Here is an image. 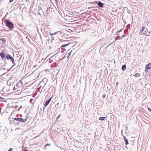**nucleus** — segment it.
<instances>
[{
  "label": "nucleus",
  "instance_id": "nucleus-1",
  "mask_svg": "<svg viewBox=\"0 0 151 151\" xmlns=\"http://www.w3.org/2000/svg\"><path fill=\"white\" fill-rule=\"evenodd\" d=\"M6 26H7L10 29H12L14 28V26L13 24L8 20H6L5 22Z\"/></svg>",
  "mask_w": 151,
  "mask_h": 151
},
{
  "label": "nucleus",
  "instance_id": "nucleus-2",
  "mask_svg": "<svg viewBox=\"0 0 151 151\" xmlns=\"http://www.w3.org/2000/svg\"><path fill=\"white\" fill-rule=\"evenodd\" d=\"M27 119V118H26L25 119H23L21 118H12V120L13 121V120L14 119V120L18 121L21 122H24V121H26Z\"/></svg>",
  "mask_w": 151,
  "mask_h": 151
},
{
  "label": "nucleus",
  "instance_id": "nucleus-3",
  "mask_svg": "<svg viewBox=\"0 0 151 151\" xmlns=\"http://www.w3.org/2000/svg\"><path fill=\"white\" fill-rule=\"evenodd\" d=\"M76 43V42H69L66 44L63 45L61 46V47L60 48H61V47H65L66 46H68L70 44H74V45H75Z\"/></svg>",
  "mask_w": 151,
  "mask_h": 151
},
{
  "label": "nucleus",
  "instance_id": "nucleus-4",
  "mask_svg": "<svg viewBox=\"0 0 151 151\" xmlns=\"http://www.w3.org/2000/svg\"><path fill=\"white\" fill-rule=\"evenodd\" d=\"M122 30L123 29H121L120 30V31H119L117 32V34L118 35V36H117V37H121V38H123V37H124V35L123 34V32H122L120 33H119L120 32L122 31Z\"/></svg>",
  "mask_w": 151,
  "mask_h": 151
},
{
  "label": "nucleus",
  "instance_id": "nucleus-5",
  "mask_svg": "<svg viewBox=\"0 0 151 151\" xmlns=\"http://www.w3.org/2000/svg\"><path fill=\"white\" fill-rule=\"evenodd\" d=\"M5 54L4 52V50H2L1 52H0V56H1V58L3 59L5 57Z\"/></svg>",
  "mask_w": 151,
  "mask_h": 151
},
{
  "label": "nucleus",
  "instance_id": "nucleus-6",
  "mask_svg": "<svg viewBox=\"0 0 151 151\" xmlns=\"http://www.w3.org/2000/svg\"><path fill=\"white\" fill-rule=\"evenodd\" d=\"M50 35H56L57 37H60L62 36V33L60 32H57L53 34H50Z\"/></svg>",
  "mask_w": 151,
  "mask_h": 151
},
{
  "label": "nucleus",
  "instance_id": "nucleus-7",
  "mask_svg": "<svg viewBox=\"0 0 151 151\" xmlns=\"http://www.w3.org/2000/svg\"><path fill=\"white\" fill-rule=\"evenodd\" d=\"M52 97H51L50 99H49L47 101H46L45 104H44V106L45 107L47 106L49 104V103L50 102L51 100L52 99Z\"/></svg>",
  "mask_w": 151,
  "mask_h": 151
},
{
  "label": "nucleus",
  "instance_id": "nucleus-8",
  "mask_svg": "<svg viewBox=\"0 0 151 151\" xmlns=\"http://www.w3.org/2000/svg\"><path fill=\"white\" fill-rule=\"evenodd\" d=\"M145 28H143L142 31L141 32V35H145V36L147 35V33L144 30Z\"/></svg>",
  "mask_w": 151,
  "mask_h": 151
},
{
  "label": "nucleus",
  "instance_id": "nucleus-9",
  "mask_svg": "<svg viewBox=\"0 0 151 151\" xmlns=\"http://www.w3.org/2000/svg\"><path fill=\"white\" fill-rule=\"evenodd\" d=\"M48 82V80L46 78H45L43 79L41 82V83H44L45 84L44 86L46 85V83Z\"/></svg>",
  "mask_w": 151,
  "mask_h": 151
},
{
  "label": "nucleus",
  "instance_id": "nucleus-10",
  "mask_svg": "<svg viewBox=\"0 0 151 151\" xmlns=\"http://www.w3.org/2000/svg\"><path fill=\"white\" fill-rule=\"evenodd\" d=\"M12 58H13V57L9 54H8L6 57V58L8 60H11Z\"/></svg>",
  "mask_w": 151,
  "mask_h": 151
},
{
  "label": "nucleus",
  "instance_id": "nucleus-11",
  "mask_svg": "<svg viewBox=\"0 0 151 151\" xmlns=\"http://www.w3.org/2000/svg\"><path fill=\"white\" fill-rule=\"evenodd\" d=\"M145 67L147 69H148L149 70L151 69V65H150L149 63L146 65Z\"/></svg>",
  "mask_w": 151,
  "mask_h": 151
},
{
  "label": "nucleus",
  "instance_id": "nucleus-12",
  "mask_svg": "<svg viewBox=\"0 0 151 151\" xmlns=\"http://www.w3.org/2000/svg\"><path fill=\"white\" fill-rule=\"evenodd\" d=\"M98 5L100 7H102L104 5L101 2H99L98 4Z\"/></svg>",
  "mask_w": 151,
  "mask_h": 151
},
{
  "label": "nucleus",
  "instance_id": "nucleus-13",
  "mask_svg": "<svg viewBox=\"0 0 151 151\" xmlns=\"http://www.w3.org/2000/svg\"><path fill=\"white\" fill-rule=\"evenodd\" d=\"M17 83H18L19 84V85H21V87L22 86L23 84L22 83V81L21 80H19L18 82Z\"/></svg>",
  "mask_w": 151,
  "mask_h": 151
},
{
  "label": "nucleus",
  "instance_id": "nucleus-14",
  "mask_svg": "<svg viewBox=\"0 0 151 151\" xmlns=\"http://www.w3.org/2000/svg\"><path fill=\"white\" fill-rule=\"evenodd\" d=\"M126 68V65H124L122 66V69L123 71L125 70V69Z\"/></svg>",
  "mask_w": 151,
  "mask_h": 151
},
{
  "label": "nucleus",
  "instance_id": "nucleus-15",
  "mask_svg": "<svg viewBox=\"0 0 151 151\" xmlns=\"http://www.w3.org/2000/svg\"><path fill=\"white\" fill-rule=\"evenodd\" d=\"M27 40L29 42H31V40H33V39H34V40L35 41V40H36V38H26Z\"/></svg>",
  "mask_w": 151,
  "mask_h": 151
},
{
  "label": "nucleus",
  "instance_id": "nucleus-16",
  "mask_svg": "<svg viewBox=\"0 0 151 151\" xmlns=\"http://www.w3.org/2000/svg\"><path fill=\"white\" fill-rule=\"evenodd\" d=\"M60 48H59L58 49V50H57L56 51H55V52H56V53H55V54L52 57L54 56L56 54L60 52Z\"/></svg>",
  "mask_w": 151,
  "mask_h": 151
},
{
  "label": "nucleus",
  "instance_id": "nucleus-17",
  "mask_svg": "<svg viewBox=\"0 0 151 151\" xmlns=\"http://www.w3.org/2000/svg\"><path fill=\"white\" fill-rule=\"evenodd\" d=\"M124 142H125V144L126 145H127L129 144L128 142V140L127 139H125L124 140Z\"/></svg>",
  "mask_w": 151,
  "mask_h": 151
},
{
  "label": "nucleus",
  "instance_id": "nucleus-18",
  "mask_svg": "<svg viewBox=\"0 0 151 151\" xmlns=\"http://www.w3.org/2000/svg\"><path fill=\"white\" fill-rule=\"evenodd\" d=\"M105 119V117H101L99 118V120L101 121H103Z\"/></svg>",
  "mask_w": 151,
  "mask_h": 151
},
{
  "label": "nucleus",
  "instance_id": "nucleus-19",
  "mask_svg": "<svg viewBox=\"0 0 151 151\" xmlns=\"http://www.w3.org/2000/svg\"><path fill=\"white\" fill-rule=\"evenodd\" d=\"M0 41H2L3 42H5L6 40L5 38H2V39L0 38Z\"/></svg>",
  "mask_w": 151,
  "mask_h": 151
},
{
  "label": "nucleus",
  "instance_id": "nucleus-20",
  "mask_svg": "<svg viewBox=\"0 0 151 151\" xmlns=\"http://www.w3.org/2000/svg\"><path fill=\"white\" fill-rule=\"evenodd\" d=\"M50 144H46L44 146L45 147V148H44V149L45 150H46V146H50Z\"/></svg>",
  "mask_w": 151,
  "mask_h": 151
},
{
  "label": "nucleus",
  "instance_id": "nucleus-21",
  "mask_svg": "<svg viewBox=\"0 0 151 151\" xmlns=\"http://www.w3.org/2000/svg\"><path fill=\"white\" fill-rule=\"evenodd\" d=\"M16 86L17 87H21V85H19L18 83H17L16 84Z\"/></svg>",
  "mask_w": 151,
  "mask_h": 151
},
{
  "label": "nucleus",
  "instance_id": "nucleus-22",
  "mask_svg": "<svg viewBox=\"0 0 151 151\" xmlns=\"http://www.w3.org/2000/svg\"><path fill=\"white\" fill-rule=\"evenodd\" d=\"M72 51L71 50L70 52L68 53V56H70L71 55Z\"/></svg>",
  "mask_w": 151,
  "mask_h": 151
},
{
  "label": "nucleus",
  "instance_id": "nucleus-23",
  "mask_svg": "<svg viewBox=\"0 0 151 151\" xmlns=\"http://www.w3.org/2000/svg\"><path fill=\"white\" fill-rule=\"evenodd\" d=\"M11 61H12V62H14V58L13 57V58H12V59H11V60H10Z\"/></svg>",
  "mask_w": 151,
  "mask_h": 151
},
{
  "label": "nucleus",
  "instance_id": "nucleus-24",
  "mask_svg": "<svg viewBox=\"0 0 151 151\" xmlns=\"http://www.w3.org/2000/svg\"><path fill=\"white\" fill-rule=\"evenodd\" d=\"M122 136L123 137L124 139V140H125V139H127V138H126V137L124 136L123 135H122Z\"/></svg>",
  "mask_w": 151,
  "mask_h": 151
},
{
  "label": "nucleus",
  "instance_id": "nucleus-25",
  "mask_svg": "<svg viewBox=\"0 0 151 151\" xmlns=\"http://www.w3.org/2000/svg\"><path fill=\"white\" fill-rule=\"evenodd\" d=\"M148 70L149 69H147V68H146V69H145V72H146V73H147L148 72Z\"/></svg>",
  "mask_w": 151,
  "mask_h": 151
},
{
  "label": "nucleus",
  "instance_id": "nucleus-26",
  "mask_svg": "<svg viewBox=\"0 0 151 151\" xmlns=\"http://www.w3.org/2000/svg\"><path fill=\"white\" fill-rule=\"evenodd\" d=\"M6 58H5L4 60V63L5 64H6Z\"/></svg>",
  "mask_w": 151,
  "mask_h": 151
},
{
  "label": "nucleus",
  "instance_id": "nucleus-27",
  "mask_svg": "<svg viewBox=\"0 0 151 151\" xmlns=\"http://www.w3.org/2000/svg\"><path fill=\"white\" fill-rule=\"evenodd\" d=\"M13 149L12 148H10L9 150H8V151H12Z\"/></svg>",
  "mask_w": 151,
  "mask_h": 151
},
{
  "label": "nucleus",
  "instance_id": "nucleus-28",
  "mask_svg": "<svg viewBox=\"0 0 151 151\" xmlns=\"http://www.w3.org/2000/svg\"><path fill=\"white\" fill-rule=\"evenodd\" d=\"M12 63L13 64V66L15 65L16 64H15V63L14 61L12 62Z\"/></svg>",
  "mask_w": 151,
  "mask_h": 151
},
{
  "label": "nucleus",
  "instance_id": "nucleus-29",
  "mask_svg": "<svg viewBox=\"0 0 151 151\" xmlns=\"http://www.w3.org/2000/svg\"><path fill=\"white\" fill-rule=\"evenodd\" d=\"M148 109L151 112V109H150V108L149 107H148Z\"/></svg>",
  "mask_w": 151,
  "mask_h": 151
},
{
  "label": "nucleus",
  "instance_id": "nucleus-30",
  "mask_svg": "<svg viewBox=\"0 0 151 151\" xmlns=\"http://www.w3.org/2000/svg\"><path fill=\"white\" fill-rule=\"evenodd\" d=\"M105 95H103L102 96V98H105Z\"/></svg>",
  "mask_w": 151,
  "mask_h": 151
},
{
  "label": "nucleus",
  "instance_id": "nucleus-31",
  "mask_svg": "<svg viewBox=\"0 0 151 151\" xmlns=\"http://www.w3.org/2000/svg\"><path fill=\"white\" fill-rule=\"evenodd\" d=\"M138 74L137 73H136L135 74V76H136V77H137V75Z\"/></svg>",
  "mask_w": 151,
  "mask_h": 151
},
{
  "label": "nucleus",
  "instance_id": "nucleus-32",
  "mask_svg": "<svg viewBox=\"0 0 151 151\" xmlns=\"http://www.w3.org/2000/svg\"><path fill=\"white\" fill-rule=\"evenodd\" d=\"M114 39H115V40H116V39H117V38H114ZM119 39H122V38H118Z\"/></svg>",
  "mask_w": 151,
  "mask_h": 151
},
{
  "label": "nucleus",
  "instance_id": "nucleus-33",
  "mask_svg": "<svg viewBox=\"0 0 151 151\" xmlns=\"http://www.w3.org/2000/svg\"><path fill=\"white\" fill-rule=\"evenodd\" d=\"M3 68V70H6V68Z\"/></svg>",
  "mask_w": 151,
  "mask_h": 151
},
{
  "label": "nucleus",
  "instance_id": "nucleus-34",
  "mask_svg": "<svg viewBox=\"0 0 151 151\" xmlns=\"http://www.w3.org/2000/svg\"><path fill=\"white\" fill-rule=\"evenodd\" d=\"M122 131H123V130H122V132H121V134L122 136V135H123V134H122Z\"/></svg>",
  "mask_w": 151,
  "mask_h": 151
},
{
  "label": "nucleus",
  "instance_id": "nucleus-35",
  "mask_svg": "<svg viewBox=\"0 0 151 151\" xmlns=\"http://www.w3.org/2000/svg\"><path fill=\"white\" fill-rule=\"evenodd\" d=\"M14 0H10V2H12Z\"/></svg>",
  "mask_w": 151,
  "mask_h": 151
},
{
  "label": "nucleus",
  "instance_id": "nucleus-36",
  "mask_svg": "<svg viewBox=\"0 0 151 151\" xmlns=\"http://www.w3.org/2000/svg\"><path fill=\"white\" fill-rule=\"evenodd\" d=\"M0 99H4L3 98H2V97H1L0 96Z\"/></svg>",
  "mask_w": 151,
  "mask_h": 151
},
{
  "label": "nucleus",
  "instance_id": "nucleus-37",
  "mask_svg": "<svg viewBox=\"0 0 151 151\" xmlns=\"http://www.w3.org/2000/svg\"><path fill=\"white\" fill-rule=\"evenodd\" d=\"M118 83H119V82H117L116 83V86H117L118 85Z\"/></svg>",
  "mask_w": 151,
  "mask_h": 151
},
{
  "label": "nucleus",
  "instance_id": "nucleus-38",
  "mask_svg": "<svg viewBox=\"0 0 151 151\" xmlns=\"http://www.w3.org/2000/svg\"><path fill=\"white\" fill-rule=\"evenodd\" d=\"M6 66V64H5L2 67V68H3L4 66Z\"/></svg>",
  "mask_w": 151,
  "mask_h": 151
},
{
  "label": "nucleus",
  "instance_id": "nucleus-39",
  "mask_svg": "<svg viewBox=\"0 0 151 151\" xmlns=\"http://www.w3.org/2000/svg\"><path fill=\"white\" fill-rule=\"evenodd\" d=\"M11 68H11L9 69V70H8V71H7V72H8V71H9V70H10L11 69Z\"/></svg>",
  "mask_w": 151,
  "mask_h": 151
},
{
  "label": "nucleus",
  "instance_id": "nucleus-40",
  "mask_svg": "<svg viewBox=\"0 0 151 151\" xmlns=\"http://www.w3.org/2000/svg\"><path fill=\"white\" fill-rule=\"evenodd\" d=\"M149 63L150 65H151V62L150 63Z\"/></svg>",
  "mask_w": 151,
  "mask_h": 151
},
{
  "label": "nucleus",
  "instance_id": "nucleus-41",
  "mask_svg": "<svg viewBox=\"0 0 151 151\" xmlns=\"http://www.w3.org/2000/svg\"><path fill=\"white\" fill-rule=\"evenodd\" d=\"M24 151H28V150H24Z\"/></svg>",
  "mask_w": 151,
  "mask_h": 151
},
{
  "label": "nucleus",
  "instance_id": "nucleus-42",
  "mask_svg": "<svg viewBox=\"0 0 151 151\" xmlns=\"http://www.w3.org/2000/svg\"><path fill=\"white\" fill-rule=\"evenodd\" d=\"M49 49H50L51 48V47L50 46H49Z\"/></svg>",
  "mask_w": 151,
  "mask_h": 151
},
{
  "label": "nucleus",
  "instance_id": "nucleus-43",
  "mask_svg": "<svg viewBox=\"0 0 151 151\" xmlns=\"http://www.w3.org/2000/svg\"><path fill=\"white\" fill-rule=\"evenodd\" d=\"M16 89V88L15 89V87H14V88H13V89H14V90H15V89Z\"/></svg>",
  "mask_w": 151,
  "mask_h": 151
},
{
  "label": "nucleus",
  "instance_id": "nucleus-44",
  "mask_svg": "<svg viewBox=\"0 0 151 151\" xmlns=\"http://www.w3.org/2000/svg\"><path fill=\"white\" fill-rule=\"evenodd\" d=\"M13 66V65H12V67H11V68H12L13 67V66Z\"/></svg>",
  "mask_w": 151,
  "mask_h": 151
},
{
  "label": "nucleus",
  "instance_id": "nucleus-45",
  "mask_svg": "<svg viewBox=\"0 0 151 151\" xmlns=\"http://www.w3.org/2000/svg\"><path fill=\"white\" fill-rule=\"evenodd\" d=\"M69 56L68 55V56L67 57V58H68L69 57Z\"/></svg>",
  "mask_w": 151,
  "mask_h": 151
},
{
  "label": "nucleus",
  "instance_id": "nucleus-46",
  "mask_svg": "<svg viewBox=\"0 0 151 151\" xmlns=\"http://www.w3.org/2000/svg\"><path fill=\"white\" fill-rule=\"evenodd\" d=\"M16 107H18V106H16Z\"/></svg>",
  "mask_w": 151,
  "mask_h": 151
},
{
  "label": "nucleus",
  "instance_id": "nucleus-47",
  "mask_svg": "<svg viewBox=\"0 0 151 151\" xmlns=\"http://www.w3.org/2000/svg\"><path fill=\"white\" fill-rule=\"evenodd\" d=\"M51 41H52V40H51ZM51 42H52V41H51Z\"/></svg>",
  "mask_w": 151,
  "mask_h": 151
},
{
  "label": "nucleus",
  "instance_id": "nucleus-48",
  "mask_svg": "<svg viewBox=\"0 0 151 151\" xmlns=\"http://www.w3.org/2000/svg\"><path fill=\"white\" fill-rule=\"evenodd\" d=\"M1 109V108H0V109Z\"/></svg>",
  "mask_w": 151,
  "mask_h": 151
}]
</instances>
